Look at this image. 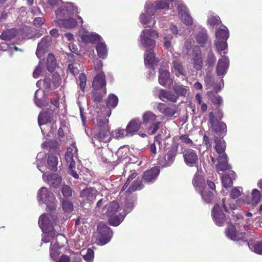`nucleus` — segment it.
I'll list each match as a JSON object with an SVG mask.
<instances>
[{
    "mask_svg": "<svg viewBox=\"0 0 262 262\" xmlns=\"http://www.w3.org/2000/svg\"><path fill=\"white\" fill-rule=\"evenodd\" d=\"M151 8H154V10L159 9H168L169 4L168 2H163V1H156L154 4H151Z\"/></svg>",
    "mask_w": 262,
    "mask_h": 262,
    "instance_id": "49530a36",
    "label": "nucleus"
},
{
    "mask_svg": "<svg viewBox=\"0 0 262 262\" xmlns=\"http://www.w3.org/2000/svg\"><path fill=\"white\" fill-rule=\"evenodd\" d=\"M58 24L62 27L67 28V29H72L75 27L77 25V21L73 18H69L66 19H60L59 18Z\"/></svg>",
    "mask_w": 262,
    "mask_h": 262,
    "instance_id": "c756f323",
    "label": "nucleus"
},
{
    "mask_svg": "<svg viewBox=\"0 0 262 262\" xmlns=\"http://www.w3.org/2000/svg\"><path fill=\"white\" fill-rule=\"evenodd\" d=\"M229 36V32L226 26H222L221 28L217 29L215 37L217 39L227 40Z\"/></svg>",
    "mask_w": 262,
    "mask_h": 262,
    "instance_id": "bb28decb",
    "label": "nucleus"
},
{
    "mask_svg": "<svg viewBox=\"0 0 262 262\" xmlns=\"http://www.w3.org/2000/svg\"><path fill=\"white\" fill-rule=\"evenodd\" d=\"M193 60L194 68L197 70H202L203 66V60L201 52L194 56Z\"/></svg>",
    "mask_w": 262,
    "mask_h": 262,
    "instance_id": "58836bf2",
    "label": "nucleus"
},
{
    "mask_svg": "<svg viewBox=\"0 0 262 262\" xmlns=\"http://www.w3.org/2000/svg\"><path fill=\"white\" fill-rule=\"evenodd\" d=\"M251 204L253 206H256L261 199V194L260 191L257 189H254L252 192Z\"/></svg>",
    "mask_w": 262,
    "mask_h": 262,
    "instance_id": "a18cd8bd",
    "label": "nucleus"
},
{
    "mask_svg": "<svg viewBox=\"0 0 262 262\" xmlns=\"http://www.w3.org/2000/svg\"><path fill=\"white\" fill-rule=\"evenodd\" d=\"M54 121L53 118L52 116L49 114V113L47 112H41L38 115V125L41 126V125H43V124L48 123V122H52Z\"/></svg>",
    "mask_w": 262,
    "mask_h": 262,
    "instance_id": "a878e982",
    "label": "nucleus"
},
{
    "mask_svg": "<svg viewBox=\"0 0 262 262\" xmlns=\"http://www.w3.org/2000/svg\"><path fill=\"white\" fill-rule=\"evenodd\" d=\"M173 90L177 96L178 99L179 96H186L189 88L187 86L183 85H174L173 86Z\"/></svg>",
    "mask_w": 262,
    "mask_h": 262,
    "instance_id": "e433bc0d",
    "label": "nucleus"
},
{
    "mask_svg": "<svg viewBox=\"0 0 262 262\" xmlns=\"http://www.w3.org/2000/svg\"><path fill=\"white\" fill-rule=\"evenodd\" d=\"M230 60L227 56H221L218 60L216 67V74L219 76H224L227 73L229 67Z\"/></svg>",
    "mask_w": 262,
    "mask_h": 262,
    "instance_id": "6e6552de",
    "label": "nucleus"
},
{
    "mask_svg": "<svg viewBox=\"0 0 262 262\" xmlns=\"http://www.w3.org/2000/svg\"><path fill=\"white\" fill-rule=\"evenodd\" d=\"M112 134L113 136L118 139L126 136L125 129H116L112 133Z\"/></svg>",
    "mask_w": 262,
    "mask_h": 262,
    "instance_id": "0e129e2a",
    "label": "nucleus"
},
{
    "mask_svg": "<svg viewBox=\"0 0 262 262\" xmlns=\"http://www.w3.org/2000/svg\"><path fill=\"white\" fill-rule=\"evenodd\" d=\"M58 159L54 154H49L47 158V167L50 170L56 171L57 170Z\"/></svg>",
    "mask_w": 262,
    "mask_h": 262,
    "instance_id": "b1692460",
    "label": "nucleus"
},
{
    "mask_svg": "<svg viewBox=\"0 0 262 262\" xmlns=\"http://www.w3.org/2000/svg\"><path fill=\"white\" fill-rule=\"evenodd\" d=\"M80 64H79L78 62L74 61V62L69 64L68 69L70 73L72 74L73 75H76V74H78L80 71Z\"/></svg>",
    "mask_w": 262,
    "mask_h": 262,
    "instance_id": "de8ad7c7",
    "label": "nucleus"
},
{
    "mask_svg": "<svg viewBox=\"0 0 262 262\" xmlns=\"http://www.w3.org/2000/svg\"><path fill=\"white\" fill-rule=\"evenodd\" d=\"M119 102V99L114 94H110L107 98L106 104L108 110L107 111L106 116L107 117L110 116L111 114V109L115 108L118 105Z\"/></svg>",
    "mask_w": 262,
    "mask_h": 262,
    "instance_id": "5701e85b",
    "label": "nucleus"
},
{
    "mask_svg": "<svg viewBox=\"0 0 262 262\" xmlns=\"http://www.w3.org/2000/svg\"><path fill=\"white\" fill-rule=\"evenodd\" d=\"M109 120L106 118H98L97 120V126L99 129H103L105 127H109L108 124Z\"/></svg>",
    "mask_w": 262,
    "mask_h": 262,
    "instance_id": "bf43d9fd",
    "label": "nucleus"
},
{
    "mask_svg": "<svg viewBox=\"0 0 262 262\" xmlns=\"http://www.w3.org/2000/svg\"><path fill=\"white\" fill-rule=\"evenodd\" d=\"M103 92L100 90H94L92 92V97L93 100L95 102H100L103 98Z\"/></svg>",
    "mask_w": 262,
    "mask_h": 262,
    "instance_id": "603ef678",
    "label": "nucleus"
},
{
    "mask_svg": "<svg viewBox=\"0 0 262 262\" xmlns=\"http://www.w3.org/2000/svg\"><path fill=\"white\" fill-rule=\"evenodd\" d=\"M106 77L104 72L100 71L97 74L93 81L92 85L94 90H100L103 94L106 93Z\"/></svg>",
    "mask_w": 262,
    "mask_h": 262,
    "instance_id": "423d86ee",
    "label": "nucleus"
},
{
    "mask_svg": "<svg viewBox=\"0 0 262 262\" xmlns=\"http://www.w3.org/2000/svg\"><path fill=\"white\" fill-rule=\"evenodd\" d=\"M72 151V148H68L65 154V160L66 162L69 164V168L70 169H72V168H74L76 165V163L73 159Z\"/></svg>",
    "mask_w": 262,
    "mask_h": 262,
    "instance_id": "4c0bfd02",
    "label": "nucleus"
},
{
    "mask_svg": "<svg viewBox=\"0 0 262 262\" xmlns=\"http://www.w3.org/2000/svg\"><path fill=\"white\" fill-rule=\"evenodd\" d=\"M172 66L174 70L178 72L179 74L185 75V71L180 61L178 59H174L172 62Z\"/></svg>",
    "mask_w": 262,
    "mask_h": 262,
    "instance_id": "09e8293b",
    "label": "nucleus"
},
{
    "mask_svg": "<svg viewBox=\"0 0 262 262\" xmlns=\"http://www.w3.org/2000/svg\"><path fill=\"white\" fill-rule=\"evenodd\" d=\"M204 81L207 86L209 88H213L214 86V81L213 78L210 73H207L205 77Z\"/></svg>",
    "mask_w": 262,
    "mask_h": 262,
    "instance_id": "6e6d98bb",
    "label": "nucleus"
},
{
    "mask_svg": "<svg viewBox=\"0 0 262 262\" xmlns=\"http://www.w3.org/2000/svg\"><path fill=\"white\" fill-rule=\"evenodd\" d=\"M95 139L101 142H108L111 139V134L109 127L103 129H99V132L94 136Z\"/></svg>",
    "mask_w": 262,
    "mask_h": 262,
    "instance_id": "a211bd4d",
    "label": "nucleus"
},
{
    "mask_svg": "<svg viewBox=\"0 0 262 262\" xmlns=\"http://www.w3.org/2000/svg\"><path fill=\"white\" fill-rule=\"evenodd\" d=\"M178 152V146L172 145L168 149L164 156V161L162 163L163 166H170L173 163Z\"/></svg>",
    "mask_w": 262,
    "mask_h": 262,
    "instance_id": "0eeeda50",
    "label": "nucleus"
},
{
    "mask_svg": "<svg viewBox=\"0 0 262 262\" xmlns=\"http://www.w3.org/2000/svg\"><path fill=\"white\" fill-rule=\"evenodd\" d=\"M61 192L63 196L65 197V198H69V197L72 196V190L71 187L69 185H66V184L62 185Z\"/></svg>",
    "mask_w": 262,
    "mask_h": 262,
    "instance_id": "4d7b16f0",
    "label": "nucleus"
},
{
    "mask_svg": "<svg viewBox=\"0 0 262 262\" xmlns=\"http://www.w3.org/2000/svg\"><path fill=\"white\" fill-rule=\"evenodd\" d=\"M179 139L186 144H192L193 141L189 138L188 135H181L179 136Z\"/></svg>",
    "mask_w": 262,
    "mask_h": 262,
    "instance_id": "774afa93",
    "label": "nucleus"
},
{
    "mask_svg": "<svg viewBox=\"0 0 262 262\" xmlns=\"http://www.w3.org/2000/svg\"><path fill=\"white\" fill-rule=\"evenodd\" d=\"M94 257V252L91 248H88L86 253L83 256V259L88 262H92Z\"/></svg>",
    "mask_w": 262,
    "mask_h": 262,
    "instance_id": "680f3d73",
    "label": "nucleus"
},
{
    "mask_svg": "<svg viewBox=\"0 0 262 262\" xmlns=\"http://www.w3.org/2000/svg\"><path fill=\"white\" fill-rule=\"evenodd\" d=\"M209 122L211 123L212 129L220 136L224 137L226 134L227 125L224 122L216 121L212 112L209 113Z\"/></svg>",
    "mask_w": 262,
    "mask_h": 262,
    "instance_id": "39448f33",
    "label": "nucleus"
},
{
    "mask_svg": "<svg viewBox=\"0 0 262 262\" xmlns=\"http://www.w3.org/2000/svg\"><path fill=\"white\" fill-rule=\"evenodd\" d=\"M123 216L119 217V216L116 215V214H115L113 215V217L108 218V223L111 225L118 226L123 221Z\"/></svg>",
    "mask_w": 262,
    "mask_h": 262,
    "instance_id": "8fccbe9b",
    "label": "nucleus"
},
{
    "mask_svg": "<svg viewBox=\"0 0 262 262\" xmlns=\"http://www.w3.org/2000/svg\"><path fill=\"white\" fill-rule=\"evenodd\" d=\"M51 40V38L50 36H46L42 38L41 40L38 43L36 51V54L38 57H40V54L45 52L48 49V47L50 45Z\"/></svg>",
    "mask_w": 262,
    "mask_h": 262,
    "instance_id": "dca6fc26",
    "label": "nucleus"
},
{
    "mask_svg": "<svg viewBox=\"0 0 262 262\" xmlns=\"http://www.w3.org/2000/svg\"><path fill=\"white\" fill-rule=\"evenodd\" d=\"M61 178L57 173H51L47 177V182L53 187H57L61 182Z\"/></svg>",
    "mask_w": 262,
    "mask_h": 262,
    "instance_id": "c85d7f7f",
    "label": "nucleus"
},
{
    "mask_svg": "<svg viewBox=\"0 0 262 262\" xmlns=\"http://www.w3.org/2000/svg\"><path fill=\"white\" fill-rule=\"evenodd\" d=\"M143 186L141 180L137 178L133 182L126 191L128 192V193H132V192L137 191V190L141 189Z\"/></svg>",
    "mask_w": 262,
    "mask_h": 262,
    "instance_id": "79ce46f5",
    "label": "nucleus"
},
{
    "mask_svg": "<svg viewBox=\"0 0 262 262\" xmlns=\"http://www.w3.org/2000/svg\"><path fill=\"white\" fill-rule=\"evenodd\" d=\"M222 183L225 188L231 187L233 185L232 180L229 174H224L221 177Z\"/></svg>",
    "mask_w": 262,
    "mask_h": 262,
    "instance_id": "3c124183",
    "label": "nucleus"
},
{
    "mask_svg": "<svg viewBox=\"0 0 262 262\" xmlns=\"http://www.w3.org/2000/svg\"><path fill=\"white\" fill-rule=\"evenodd\" d=\"M62 206L63 210L67 212H71L73 210V205L69 200L62 199Z\"/></svg>",
    "mask_w": 262,
    "mask_h": 262,
    "instance_id": "864d4df0",
    "label": "nucleus"
},
{
    "mask_svg": "<svg viewBox=\"0 0 262 262\" xmlns=\"http://www.w3.org/2000/svg\"><path fill=\"white\" fill-rule=\"evenodd\" d=\"M216 58L213 53V52H209L207 55V58L206 60V65L208 67H212L214 65Z\"/></svg>",
    "mask_w": 262,
    "mask_h": 262,
    "instance_id": "13d9d810",
    "label": "nucleus"
},
{
    "mask_svg": "<svg viewBox=\"0 0 262 262\" xmlns=\"http://www.w3.org/2000/svg\"><path fill=\"white\" fill-rule=\"evenodd\" d=\"M249 248L257 254H262V241L256 243H249L247 239L246 242Z\"/></svg>",
    "mask_w": 262,
    "mask_h": 262,
    "instance_id": "37998d69",
    "label": "nucleus"
},
{
    "mask_svg": "<svg viewBox=\"0 0 262 262\" xmlns=\"http://www.w3.org/2000/svg\"><path fill=\"white\" fill-rule=\"evenodd\" d=\"M37 196L39 201L43 203H47L50 201V198L54 197V194L50 190L46 187H41L38 190Z\"/></svg>",
    "mask_w": 262,
    "mask_h": 262,
    "instance_id": "f3484780",
    "label": "nucleus"
},
{
    "mask_svg": "<svg viewBox=\"0 0 262 262\" xmlns=\"http://www.w3.org/2000/svg\"><path fill=\"white\" fill-rule=\"evenodd\" d=\"M158 37V32L153 30H144L140 35V41L141 45L146 49V52L148 50L154 49L156 41L155 38Z\"/></svg>",
    "mask_w": 262,
    "mask_h": 262,
    "instance_id": "f03ea898",
    "label": "nucleus"
},
{
    "mask_svg": "<svg viewBox=\"0 0 262 262\" xmlns=\"http://www.w3.org/2000/svg\"><path fill=\"white\" fill-rule=\"evenodd\" d=\"M160 173V170L157 166L151 168L150 169L146 170L144 172L143 179L145 182H150L157 178Z\"/></svg>",
    "mask_w": 262,
    "mask_h": 262,
    "instance_id": "4468645a",
    "label": "nucleus"
},
{
    "mask_svg": "<svg viewBox=\"0 0 262 262\" xmlns=\"http://www.w3.org/2000/svg\"><path fill=\"white\" fill-rule=\"evenodd\" d=\"M51 214H43L40 216L38 224L41 230L45 232H50L52 231L53 227L52 222L50 220Z\"/></svg>",
    "mask_w": 262,
    "mask_h": 262,
    "instance_id": "9b49d317",
    "label": "nucleus"
},
{
    "mask_svg": "<svg viewBox=\"0 0 262 262\" xmlns=\"http://www.w3.org/2000/svg\"><path fill=\"white\" fill-rule=\"evenodd\" d=\"M207 23L210 26L220 25L222 24V20L219 16H211L208 20Z\"/></svg>",
    "mask_w": 262,
    "mask_h": 262,
    "instance_id": "5fc2aeb1",
    "label": "nucleus"
},
{
    "mask_svg": "<svg viewBox=\"0 0 262 262\" xmlns=\"http://www.w3.org/2000/svg\"><path fill=\"white\" fill-rule=\"evenodd\" d=\"M142 122L138 118L131 120L128 123L126 128V136H132L138 132L141 128Z\"/></svg>",
    "mask_w": 262,
    "mask_h": 262,
    "instance_id": "9d476101",
    "label": "nucleus"
},
{
    "mask_svg": "<svg viewBox=\"0 0 262 262\" xmlns=\"http://www.w3.org/2000/svg\"><path fill=\"white\" fill-rule=\"evenodd\" d=\"M184 162L189 166H193L198 163V156L193 149H187L185 150L183 154Z\"/></svg>",
    "mask_w": 262,
    "mask_h": 262,
    "instance_id": "1a4fd4ad",
    "label": "nucleus"
},
{
    "mask_svg": "<svg viewBox=\"0 0 262 262\" xmlns=\"http://www.w3.org/2000/svg\"><path fill=\"white\" fill-rule=\"evenodd\" d=\"M241 195V192L239 189H237V187L233 188L231 189V191L230 192V196L232 199H236L238 198V196H240Z\"/></svg>",
    "mask_w": 262,
    "mask_h": 262,
    "instance_id": "338daca9",
    "label": "nucleus"
},
{
    "mask_svg": "<svg viewBox=\"0 0 262 262\" xmlns=\"http://www.w3.org/2000/svg\"><path fill=\"white\" fill-rule=\"evenodd\" d=\"M57 61L53 54H49L47 57V67L50 72H53L56 66Z\"/></svg>",
    "mask_w": 262,
    "mask_h": 262,
    "instance_id": "ea45409f",
    "label": "nucleus"
},
{
    "mask_svg": "<svg viewBox=\"0 0 262 262\" xmlns=\"http://www.w3.org/2000/svg\"><path fill=\"white\" fill-rule=\"evenodd\" d=\"M227 228L225 229L226 235L230 239L232 240H242V241L247 242V238L246 232L243 233L237 234V230L235 225L231 223V221L228 223Z\"/></svg>",
    "mask_w": 262,
    "mask_h": 262,
    "instance_id": "20e7f679",
    "label": "nucleus"
},
{
    "mask_svg": "<svg viewBox=\"0 0 262 262\" xmlns=\"http://www.w3.org/2000/svg\"><path fill=\"white\" fill-rule=\"evenodd\" d=\"M157 116L151 111H146L142 115L143 123L147 125V124H152L156 120Z\"/></svg>",
    "mask_w": 262,
    "mask_h": 262,
    "instance_id": "2f4dec72",
    "label": "nucleus"
},
{
    "mask_svg": "<svg viewBox=\"0 0 262 262\" xmlns=\"http://www.w3.org/2000/svg\"><path fill=\"white\" fill-rule=\"evenodd\" d=\"M159 59L156 56V54L152 50H147L144 55V62L145 65H148L149 67H152L155 63H157Z\"/></svg>",
    "mask_w": 262,
    "mask_h": 262,
    "instance_id": "2eb2a0df",
    "label": "nucleus"
},
{
    "mask_svg": "<svg viewBox=\"0 0 262 262\" xmlns=\"http://www.w3.org/2000/svg\"><path fill=\"white\" fill-rule=\"evenodd\" d=\"M200 194L204 202L207 204L211 203L214 197L213 192L208 189L205 183L203 187V189H200Z\"/></svg>",
    "mask_w": 262,
    "mask_h": 262,
    "instance_id": "aec40b11",
    "label": "nucleus"
},
{
    "mask_svg": "<svg viewBox=\"0 0 262 262\" xmlns=\"http://www.w3.org/2000/svg\"><path fill=\"white\" fill-rule=\"evenodd\" d=\"M52 81L55 86H59L62 83V79L60 75L57 73L53 74Z\"/></svg>",
    "mask_w": 262,
    "mask_h": 262,
    "instance_id": "e2e57ef3",
    "label": "nucleus"
},
{
    "mask_svg": "<svg viewBox=\"0 0 262 262\" xmlns=\"http://www.w3.org/2000/svg\"><path fill=\"white\" fill-rule=\"evenodd\" d=\"M155 12H152L150 16H147L145 13H143L140 15V22L143 25L146 26H152L156 23L155 19L152 18V15L154 14Z\"/></svg>",
    "mask_w": 262,
    "mask_h": 262,
    "instance_id": "7c9ffc66",
    "label": "nucleus"
},
{
    "mask_svg": "<svg viewBox=\"0 0 262 262\" xmlns=\"http://www.w3.org/2000/svg\"><path fill=\"white\" fill-rule=\"evenodd\" d=\"M100 36L97 34H83L82 40L86 43H95L100 40Z\"/></svg>",
    "mask_w": 262,
    "mask_h": 262,
    "instance_id": "a19ab883",
    "label": "nucleus"
},
{
    "mask_svg": "<svg viewBox=\"0 0 262 262\" xmlns=\"http://www.w3.org/2000/svg\"><path fill=\"white\" fill-rule=\"evenodd\" d=\"M43 68V64H42V63L39 62L38 65L35 68V69L33 72V77L35 78H37V77H39V76H40V75L42 72Z\"/></svg>",
    "mask_w": 262,
    "mask_h": 262,
    "instance_id": "69168bd1",
    "label": "nucleus"
},
{
    "mask_svg": "<svg viewBox=\"0 0 262 262\" xmlns=\"http://www.w3.org/2000/svg\"><path fill=\"white\" fill-rule=\"evenodd\" d=\"M214 44L216 47V51L220 54H222V52H223V51L224 54H226V53H227V51H226L228 47L227 40L216 39V40H215V41Z\"/></svg>",
    "mask_w": 262,
    "mask_h": 262,
    "instance_id": "c9c22d12",
    "label": "nucleus"
},
{
    "mask_svg": "<svg viewBox=\"0 0 262 262\" xmlns=\"http://www.w3.org/2000/svg\"><path fill=\"white\" fill-rule=\"evenodd\" d=\"M217 162L218 163L216 165L217 170L225 171V170H228L230 168V166L228 163V156L227 154L219 156L217 158Z\"/></svg>",
    "mask_w": 262,
    "mask_h": 262,
    "instance_id": "412c9836",
    "label": "nucleus"
},
{
    "mask_svg": "<svg viewBox=\"0 0 262 262\" xmlns=\"http://www.w3.org/2000/svg\"><path fill=\"white\" fill-rule=\"evenodd\" d=\"M195 39L197 42L203 47L208 40V34L206 31L199 32L195 36Z\"/></svg>",
    "mask_w": 262,
    "mask_h": 262,
    "instance_id": "c03bdc74",
    "label": "nucleus"
},
{
    "mask_svg": "<svg viewBox=\"0 0 262 262\" xmlns=\"http://www.w3.org/2000/svg\"><path fill=\"white\" fill-rule=\"evenodd\" d=\"M96 50L98 56L101 59H105L107 55V50L104 43L99 41L97 43Z\"/></svg>",
    "mask_w": 262,
    "mask_h": 262,
    "instance_id": "72a5a7b5",
    "label": "nucleus"
},
{
    "mask_svg": "<svg viewBox=\"0 0 262 262\" xmlns=\"http://www.w3.org/2000/svg\"><path fill=\"white\" fill-rule=\"evenodd\" d=\"M178 11L184 24L187 26H190L193 24V19L190 14H189L186 7H184V6L179 5L178 6Z\"/></svg>",
    "mask_w": 262,
    "mask_h": 262,
    "instance_id": "f8f14e48",
    "label": "nucleus"
},
{
    "mask_svg": "<svg viewBox=\"0 0 262 262\" xmlns=\"http://www.w3.org/2000/svg\"><path fill=\"white\" fill-rule=\"evenodd\" d=\"M80 196L83 200L92 202L96 196V191L92 188H85L80 192Z\"/></svg>",
    "mask_w": 262,
    "mask_h": 262,
    "instance_id": "4be33fe9",
    "label": "nucleus"
},
{
    "mask_svg": "<svg viewBox=\"0 0 262 262\" xmlns=\"http://www.w3.org/2000/svg\"><path fill=\"white\" fill-rule=\"evenodd\" d=\"M86 75L83 73L80 74L79 76V85L83 92H84L86 86Z\"/></svg>",
    "mask_w": 262,
    "mask_h": 262,
    "instance_id": "052dcab7",
    "label": "nucleus"
},
{
    "mask_svg": "<svg viewBox=\"0 0 262 262\" xmlns=\"http://www.w3.org/2000/svg\"><path fill=\"white\" fill-rule=\"evenodd\" d=\"M228 211L226 204V198H223L220 203L215 204L211 209V216L215 225L222 227L230 223L231 218L224 212Z\"/></svg>",
    "mask_w": 262,
    "mask_h": 262,
    "instance_id": "f257e3e1",
    "label": "nucleus"
},
{
    "mask_svg": "<svg viewBox=\"0 0 262 262\" xmlns=\"http://www.w3.org/2000/svg\"><path fill=\"white\" fill-rule=\"evenodd\" d=\"M119 208V205L118 202H111L108 205H106L103 207V213H105L109 218L113 216L116 213Z\"/></svg>",
    "mask_w": 262,
    "mask_h": 262,
    "instance_id": "6ab92c4d",
    "label": "nucleus"
},
{
    "mask_svg": "<svg viewBox=\"0 0 262 262\" xmlns=\"http://www.w3.org/2000/svg\"><path fill=\"white\" fill-rule=\"evenodd\" d=\"M158 109L165 116L172 117L177 113L178 107L176 105H171L166 107L164 103L161 102L158 105Z\"/></svg>",
    "mask_w": 262,
    "mask_h": 262,
    "instance_id": "ddd939ff",
    "label": "nucleus"
},
{
    "mask_svg": "<svg viewBox=\"0 0 262 262\" xmlns=\"http://www.w3.org/2000/svg\"><path fill=\"white\" fill-rule=\"evenodd\" d=\"M18 33V31L16 29L12 28L9 30L4 31L0 36V38L5 40H8L12 39L15 38Z\"/></svg>",
    "mask_w": 262,
    "mask_h": 262,
    "instance_id": "cd10ccee",
    "label": "nucleus"
},
{
    "mask_svg": "<svg viewBox=\"0 0 262 262\" xmlns=\"http://www.w3.org/2000/svg\"><path fill=\"white\" fill-rule=\"evenodd\" d=\"M215 149L219 156L225 154L226 143L225 141L222 140L221 138H215Z\"/></svg>",
    "mask_w": 262,
    "mask_h": 262,
    "instance_id": "393cba45",
    "label": "nucleus"
},
{
    "mask_svg": "<svg viewBox=\"0 0 262 262\" xmlns=\"http://www.w3.org/2000/svg\"><path fill=\"white\" fill-rule=\"evenodd\" d=\"M97 242L98 245H104L109 243L113 236V232L110 227L104 223H99L97 226Z\"/></svg>",
    "mask_w": 262,
    "mask_h": 262,
    "instance_id": "7ed1b4c3",
    "label": "nucleus"
},
{
    "mask_svg": "<svg viewBox=\"0 0 262 262\" xmlns=\"http://www.w3.org/2000/svg\"><path fill=\"white\" fill-rule=\"evenodd\" d=\"M170 75L167 70L159 69V82L161 85L165 86L169 79Z\"/></svg>",
    "mask_w": 262,
    "mask_h": 262,
    "instance_id": "f704fd0d",
    "label": "nucleus"
},
{
    "mask_svg": "<svg viewBox=\"0 0 262 262\" xmlns=\"http://www.w3.org/2000/svg\"><path fill=\"white\" fill-rule=\"evenodd\" d=\"M192 183L194 187L196 188V190L200 193V190L203 189L204 185H205V182L203 177L200 176L199 174H195L193 177Z\"/></svg>",
    "mask_w": 262,
    "mask_h": 262,
    "instance_id": "473e14b6",
    "label": "nucleus"
}]
</instances>
